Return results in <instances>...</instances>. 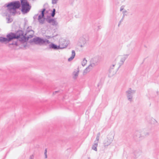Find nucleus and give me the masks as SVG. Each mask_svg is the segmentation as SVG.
Wrapping results in <instances>:
<instances>
[{
    "instance_id": "nucleus-1",
    "label": "nucleus",
    "mask_w": 159,
    "mask_h": 159,
    "mask_svg": "<svg viewBox=\"0 0 159 159\" xmlns=\"http://www.w3.org/2000/svg\"><path fill=\"white\" fill-rule=\"evenodd\" d=\"M20 7H21V11L23 14L27 13L31 8V6L27 0H20V2L19 1L12 2L5 4L2 8H7L5 12L7 16V11L14 15L16 13V10L19 9Z\"/></svg>"
},
{
    "instance_id": "nucleus-2",
    "label": "nucleus",
    "mask_w": 159,
    "mask_h": 159,
    "mask_svg": "<svg viewBox=\"0 0 159 159\" xmlns=\"http://www.w3.org/2000/svg\"><path fill=\"white\" fill-rule=\"evenodd\" d=\"M38 20L39 24L41 25L44 23L45 20L52 26H56L58 24L57 21L54 19L52 18L49 16H47L46 18L45 15H39Z\"/></svg>"
},
{
    "instance_id": "nucleus-3",
    "label": "nucleus",
    "mask_w": 159,
    "mask_h": 159,
    "mask_svg": "<svg viewBox=\"0 0 159 159\" xmlns=\"http://www.w3.org/2000/svg\"><path fill=\"white\" fill-rule=\"evenodd\" d=\"M22 30H18L16 33L10 32L7 34L6 37L7 38L8 42L9 43L11 41L16 39H20L21 35H22Z\"/></svg>"
},
{
    "instance_id": "nucleus-4",
    "label": "nucleus",
    "mask_w": 159,
    "mask_h": 159,
    "mask_svg": "<svg viewBox=\"0 0 159 159\" xmlns=\"http://www.w3.org/2000/svg\"><path fill=\"white\" fill-rule=\"evenodd\" d=\"M30 43H34L36 44L42 45L43 44L46 45L50 43V42L47 39H43L39 37H36L34 38L33 39L29 41Z\"/></svg>"
},
{
    "instance_id": "nucleus-5",
    "label": "nucleus",
    "mask_w": 159,
    "mask_h": 159,
    "mask_svg": "<svg viewBox=\"0 0 159 159\" xmlns=\"http://www.w3.org/2000/svg\"><path fill=\"white\" fill-rule=\"evenodd\" d=\"M100 59L101 57L99 56H97L92 58L90 61L89 66L93 67L98 65L100 61Z\"/></svg>"
},
{
    "instance_id": "nucleus-6",
    "label": "nucleus",
    "mask_w": 159,
    "mask_h": 159,
    "mask_svg": "<svg viewBox=\"0 0 159 159\" xmlns=\"http://www.w3.org/2000/svg\"><path fill=\"white\" fill-rule=\"evenodd\" d=\"M67 47V45H65L63 46H61V45H57L55 44L51 43L49 45V49H53L55 50H57L60 49H62Z\"/></svg>"
},
{
    "instance_id": "nucleus-7",
    "label": "nucleus",
    "mask_w": 159,
    "mask_h": 159,
    "mask_svg": "<svg viewBox=\"0 0 159 159\" xmlns=\"http://www.w3.org/2000/svg\"><path fill=\"white\" fill-rule=\"evenodd\" d=\"M23 34L21 35L20 39H19V41L22 43H24L27 42L30 38H32L33 37V34H30L27 37L26 33L24 34V32L22 31Z\"/></svg>"
},
{
    "instance_id": "nucleus-8",
    "label": "nucleus",
    "mask_w": 159,
    "mask_h": 159,
    "mask_svg": "<svg viewBox=\"0 0 159 159\" xmlns=\"http://www.w3.org/2000/svg\"><path fill=\"white\" fill-rule=\"evenodd\" d=\"M141 151L139 149H137L134 150L133 153L134 157L135 158H137L139 157L141 154Z\"/></svg>"
},
{
    "instance_id": "nucleus-9",
    "label": "nucleus",
    "mask_w": 159,
    "mask_h": 159,
    "mask_svg": "<svg viewBox=\"0 0 159 159\" xmlns=\"http://www.w3.org/2000/svg\"><path fill=\"white\" fill-rule=\"evenodd\" d=\"M113 137H112L111 138H110V139H109L107 137V139H106L104 141L103 144L104 146H107L109 145L113 141Z\"/></svg>"
},
{
    "instance_id": "nucleus-10",
    "label": "nucleus",
    "mask_w": 159,
    "mask_h": 159,
    "mask_svg": "<svg viewBox=\"0 0 159 159\" xmlns=\"http://www.w3.org/2000/svg\"><path fill=\"white\" fill-rule=\"evenodd\" d=\"M128 56H129V54H126L125 55H124L123 56H122V57H121V58L120 59V62L119 63L120 66H119V67H120V66L122 65L123 64L125 60L128 58Z\"/></svg>"
},
{
    "instance_id": "nucleus-11",
    "label": "nucleus",
    "mask_w": 159,
    "mask_h": 159,
    "mask_svg": "<svg viewBox=\"0 0 159 159\" xmlns=\"http://www.w3.org/2000/svg\"><path fill=\"white\" fill-rule=\"evenodd\" d=\"M135 93V90H132L130 88L129 90L126 92V94L132 95Z\"/></svg>"
},
{
    "instance_id": "nucleus-12",
    "label": "nucleus",
    "mask_w": 159,
    "mask_h": 159,
    "mask_svg": "<svg viewBox=\"0 0 159 159\" xmlns=\"http://www.w3.org/2000/svg\"><path fill=\"white\" fill-rule=\"evenodd\" d=\"M0 42L2 43H9L7 37L5 38L2 37H0Z\"/></svg>"
},
{
    "instance_id": "nucleus-13",
    "label": "nucleus",
    "mask_w": 159,
    "mask_h": 159,
    "mask_svg": "<svg viewBox=\"0 0 159 159\" xmlns=\"http://www.w3.org/2000/svg\"><path fill=\"white\" fill-rule=\"evenodd\" d=\"M86 40L84 38H81L80 39V47H83L84 44L86 43Z\"/></svg>"
},
{
    "instance_id": "nucleus-14",
    "label": "nucleus",
    "mask_w": 159,
    "mask_h": 159,
    "mask_svg": "<svg viewBox=\"0 0 159 159\" xmlns=\"http://www.w3.org/2000/svg\"><path fill=\"white\" fill-rule=\"evenodd\" d=\"M19 44H18L17 42L15 41H13L12 43H9L8 45V46L10 48H14V46H17Z\"/></svg>"
},
{
    "instance_id": "nucleus-15",
    "label": "nucleus",
    "mask_w": 159,
    "mask_h": 159,
    "mask_svg": "<svg viewBox=\"0 0 159 159\" xmlns=\"http://www.w3.org/2000/svg\"><path fill=\"white\" fill-rule=\"evenodd\" d=\"M75 55V52L74 50H72L71 56L68 59V61H70L72 60L74 58Z\"/></svg>"
},
{
    "instance_id": "nucleus-16",
    "label": "nucleus",
    "mask_w": 159,
    "mask_h": 159,
    "mask_svg": "<svg viewBox=\"0 0 159 159\" xmlns=\"http://www.w3.org/2000/svg\"><path fill=\"white\" fill-rule=\"evenodd\" d=\"M98 142H96V141H95L94 142V144L93 145L92 149L93 150L97 151V147L98 146Z\"/></svg>"
},
{
    "instance_id": "nucleus-17",
    "label": "nucleus",
    "mask_w": 159,
    "mask_h": 159,
    "mask_svg": "<svg viewBox=\"0 0 159 159\" xmlns=\"http://www.w3.org/2000/svg\"><path fill=\"white\" fill-rule=\"evenodd\" d=\"M93 67L91 66H89H89L84 70L83 72L84 74V75L85 74H86Z\"/></svg>"
},
{
    "instance_id": "nucleus-18",
    "label": "nucleus",
    "mask_w": 159,
    "mask_h": 159,
    "mask_svg": "<svg viewBox=\"0 0 159 159\" xmlns=\"http://www.w3.org/2000/svg\"><path fill=\"white\" fill-rule=\"evenodd\" d=\"M79 70L77 71H74L73 73V78L74 79H76L78 76Z\"/></svg>"
},
{
    "instance_id": "nucleus-19",
    "label": "nucleus",
    "mask_w": 159,
    "mask_h": 159,
    "mask_svg": "<svg viewBox=\"0 0 159 159\" xmlns=\"http://www.w3.org/2000/svg\"><path fill=\"white\" fill-rule=\"evenodd\" d=\"M31 26L28 27L27 28L25 33H26V34H27L28 33H29L31 31L33 32V33H34V31L33 30H31Z\"/></svg>"
},
{
    "instance_id": "nucleus-20",
    "label": "nucleus",
    "mask_w": 159,
    "mask_h": 159,
    "mask_svg": "<svg viewBox=\"0 0 159 159\" xmlns=\"http://www.w3.org/2000/svg\"><path fill=\"white\" fill-rule=\"evenodd\" d=\"M126 96L128 98V100L131 102L132 101V99L133 98V96L126 94Z\"/></svg>"
},
{
    "instance_id": "nucleus-21",
    "label": "nucleus",
    "mask_w": 159,
    "mask_h": 159,
    "mask_svg": "<svg viewBox=\"0 0 159 159\" xmlns=\"http://www.w3.org/2000/svg\"><path fill=\"white\" fill-rule=\"evenodd\" d=\"M66 44L67 45V46L68 45V44L67 43V42L66 41H64L63 42H60V44L59 45H61V46H63L65 45H66Z\"/></svg>"
},
{
    "instance_id": "nucleus-22",
    "label": "nucleus",
    "mask_w": 159,
    "mask_h": 159,
    "mask_svg": "<svg viewBox=\"0 0 159 159\" xmlns=\"http://www.w3.org/2000/svg\"><path fill=\"white\" fill-rule=\"evenodd\" d=\"M46 11V9L45 8H44L40 12H41V14L39 15H44L45 14V11Z\"/></svg>"
},
{
    "instance_id": "nucleus-23",
    "label": "nucleus",
    "mask_w": 159,
    "mask_h": 159,
    "mask_svg": "<svg viewBox=\"0 0 159 159\" xmlns=\"http://www.w3.org/2000/svg\"><path fill=\"white\" fill-rule=\"evenodd\" d=\"M56 12V9L54 8L53 9V10L52 11V12L51 14V16L52 17H54L55 15Z\"/></svg>"
},
{
    "instance_id": "nucleus-24",
    "label": "nucleus",
    "mask_w": 159,
    "mask_h": 159,
    "mask_svg": "<svg viewBox=\"0 0 159 159\" xmlns=\"http://www.w3.org/2000/svg\"><path fill=\"white\" fill-rule=\"evenodd\" d=\"M87 62V60L85 59V58H84L83 59L82 62V65L83 66H84L85 64H86Z\"/></svg>"
},
{
    "instance_id": "nucleus-25",
    "label": "nucleus",
    "mask_w": 159,
    "mask_h": 159,
    "mask_svg": "<svg viewBox=\"0 0 159 159\" xmlns=\"http://www.w3.org/2000/svg\"><path fill=\"white\" fill-rule=\"evenodd\" d=\"M24 28L25 29V26L26 25H27L28 24V20L26 18L24 19Z\"/></svg>"
},
{
    "instance_id": "nucleus-26",
    "label": "nucleus",
    "mask_w": 159,
    "mask_h": 159,
    "mask_svg": "<svg viewBox=\"0 0 159 159\" xmlns=\"http://www.w3.org/2000/svg\"><path fill=\"white\" fill-rule=\"evenodd\" d=\"M127 12V11L126 10H125V11H122V13L123 14V17H122V18H124L125 16V13Z\"/></svg>"
},
{
    "instance_id": "nucleus-27",
    "label": "nucleus",
    "mask_w": 159,
    "mask_h": 159,
    "mask_svg": "<svg viewBox=\"0 0 159 159\" xmlns=\"http://www.w3.org/2000/svg\"><path fill=\"white\" fill-rule=\"evenodd\" d=\"M115 66V65H113L110 67V69H109V71L110 73L111 72V69H113V67Z\"/></svg>"
},
{
    "instance_id": "nucleus-28",
    "label": "nucleus",
    "mask_w": 159,
    "mask_h": 159,
    "mask_svg": "<svg viewBox=\"0 0 159 159\" xmlns=\"http://www.w3.org/2000/svg\"><path fill=\"white\" fill-rule=\"evenodd\" d=\"M52 3L53 4H55L57 3V0H52Z\"/></svg>"
},
{
    "instance_id": "nucleus-29",
    "label": "nucleus",
    "mask_w": 159,
    "mask_h": 159,
    "mask_svg": "<svg viewBox=\"0 0 159 159\" xmlns=\"http://www.w3.org/2000/svg\"><path fill=\"white\" fill-rule=\"evenodd\" d=\"M6 19L8 20V23L11 22L12 21V20H11L9 18L7 17Z\"/></svg>"
},
{
    "instance_id": "nucleus-30",
    "label": "nucleus",
    "mask_w": 159,
    "mask_h": 159,
    "mask_svg": "<svg viewBox=\"0 0 159 159\" xmlns=\"http://www.w3.org/2000/svg\"><path fill=\"white\" fill-rule=\"evenodd\" d=\"M124 19V18H122L121 19V20L119 22L118 26H119L120 25V24L121 22L123 21Z\"/></svg>"
},
{
    "instance_id": "nucleus-31",
    "label": "nucleus",
    "mask_w": 159,
    "mask_h": 159,
    "mask_svg": "<svg viewBox=\"0 0 159 159\" xmlns=\"http://www.w3.org/2000/svg\"><path fill=\"white\" fill-rule=\"evenodd\" d=\"M38 15V14H36V15H34V16H33V19L34 20H35V19H37V16Z\"/></svg>"
},
{
    "instance_id": "nucleus-32",
    "label": "nucleus",
    "mask_w": 159,
    "mask_h": 159,
    "mask_svg": "<svg viewBox=\"0 0 159 159\" xmlns=\"http://www.w3.org/2000/svg\"><path fill=\"white\" fill-rule=\"evenodd\" d=\"M144 134L145 136H147L149 135V133L148 132H146L144 133Z\"/></svg>"
},
{
    "instance_id": "nucleus-33",
    "label": "nucleus",
    "mask_w": 159,
    "mask_h": 159,
    "mask_svg": "<svg viewBox=\"0 0 159 159\" xmlns=\"http://www.w3.org/2000/svg\"><path fill=\"white\" fill-rule=\"evenodd\" d=\"M124 6H121V7H120V11H122L123 9H124Z\"/></svg>"
},
{
    "instance_id": "nucleus-34",
    "label": "nucleus",
    "mask_w": 159,
    "mask_h": 159,
    "mask_svg": "<svg viewBox=\"0 0 159 159\" xmlns=\"http://www.w3.org/2000/svg\"><path fill=\"white\" fill-rule=\"evenodd\" d=\"M34 156L33 155H31L29 159H34Z\"/></svg>"
},
{
    "instance_id": "nucleus-35",
    "label": "nucleus",
    "mask_w": 159,
    "mask_h": 159,
    "mask_svg": "<svg viewBox=\"0 0 159 159\" xmlns=\"http://www.w3.org/2000/svg\"><path fill=\"white\" fill-rule=\"evenodd\" d=\"M60 92H61V91H56L53 92V94L54 95L57 93H60Z\"/></svg>"
},
{
    "instance_id": "nucleus-36",
    "label": "nucleus",
    "mask_w": 159,
    "mask_h": 159,
    "mask_svg": "<svg viewBox=\"0 0 159 159\" xmlns=\"http://www.w3.org/2000/svg\"><path fill=\"white\" fill-rule=\"evenodd\" d=\"M99 137L97 136L96 138V142H98V141L99 140Z\"/></svg>"
},
{
    "instance_id": "nucleus-37",
    "label": "nucleus",
    "mask_w": 159,
    "mask_h": 159,
    "mask_svg": "<svg viewBox=\"0 0 159 159\" xmlns=\"http://www.w3.org/2000/svg\"><path fill=\"white\" fill-rule=\"evenodd\" d=\"M100 135V133L99 132L97 134V136L99 137Z\"/></svg>"
},
{
    "instance_id": "nucleus-38",
    "label": "nucleus",
    "mask_w": 159,
    "mask_h": 159,
    "mask_svg": "<svg viewBox=\"0 0 159 159\" xmlns=\"http://www.w3.org/2000/svg\"><path fill=\"white\" fill-rule=\"evenodd\" d=\"M45 155V158H47V153H44Z\"/></svg>"
},
{
    "instance_id": "nucleus-39",
    "label": "nucleus",
    "mask_w": 159,
    "mask_h": 159,
    "mask_svg": "<svg viewBox=\"0 0 159 159\" xmlns=\"http://www.w3.org/2000/svg\"><path fill=\"white\" fill-rule=\"evenodd\" d=\"M47 153V150L46 149H45L44 151V153Z\"/></svg>"
},
{
    "instance_id": "nucleus-40",
    "label": "nucleus",
    "mask_w": 159,
    "mask_h": 159,
    "mask_svg": "<svg viewBox=\"0 0 159 159\" xmlns=\"http://www.w3.org/2000/svg\"><path fill=\"white\" fill-rule=\"evenodd\" d=\"M153 120H154V122H156V123H157V121H156V120H155L154 119H153Z\"/></svg>"
},
{
    "instance_id": "nucleus-41",
    "label": "nucleus",
    "mask_w": 159,
    "mask_h": 159,
    "mask_svg": "<svg viewBox=\"0 0 159 159\" xmlns=\"http://www.w3.org/2000/svg\"><path fill=\"white\" fill-rule=\"evenodd\" d=\"M51 38V36H47V38H48V39H49V38Z\"/></svg>"
},
{
    "instance_id": "nucleus-42",
    "label": "nucleus",
    "mask_w": 159,
    "mask_h": 159,
    "mask_svg": "<svg viewBox=\"0 0 159 159\" xmlns=\"http://www.w3.org/2000/svg\"><path fill=\"white\" fill-rule=\"evenodd\" d=\"M74 0H70V1L72 2L74 1Z\"/></svg>"
},
{
    "instance_id": "nucleus-43",
    "label": "nucleus",
    "mask_w": 159,
    "mask_h": 159,
    "mask_svg": "<svg viewBox=\"0 0 159 159\" xmlns=\"http://www.w3.org/2000/svg\"><path fill=\"white\" fill-rule=\"evenodd\" d=\"M135 134H139V133L138 131H137L135 133Z\"/></svg>"
},
{
    "instance_id": "nucleus-44",
    "label": "nucleus",
    "mask_w": 159,
    "mask_h": 159,
    "mask_svg": "<svg viewBox=\"0 0 159 159\" xmlns=\"http://www.w3.org/2000/svg\"><path fill=\"white\" fill-rule=\"evenodd\" d=\"M100 83H99L98 84V86H99V85H100Z\"/></svg>"
},
{
    "instance_id": "nucleus-45",
    "label": "nucleus",
    "mask_w": 159,
    "mask_h": 159,
    "mask_svg": "<svg viewBox=\"0 0 159 159\" xmlns=\"http://www.w3.org/2000/svg\"><path fill=\"white\" fill-rule=\"evenodd\" d=\"M137 136V137H139V138L140 137V135H139V136Z\"/></svg>"
},
{
    "instance_id": "nucleus-46",
    "label": "nucleus",
    "mask_w": 159,
    "mask_h": 159,
    "mask_svg": "<svg viewBox=\"0 0 159 159\" xmlns=\"http://www.w3.org/2000/svg\"><path fill=\"white\" fill-rule=\"evenodd\" d=\"M158 93V92H157V95H159Z\"/></svg>"
},
{
    "instance_id": "nucleus-47",
    "label": "nucleus",
    "mask_w": 159,
    "mask_h": 159,
    "mask_svg": "<svg viewBox=\"0 0 159 159\" xmlns=\"http://www.w3.org/2000/svg\"><path fill=\"white\" fill-rule=\"evenodd\" d=\"M25 46H26L25 45L24 46V47H25Z\"/></svg>"
},
{
    "instance_id": "nucleus-48",
    "label": "nucleus",
    "mask_w": 159,
    "mask_h": 159,
    "mask_svg": "<svg viewBox=\"0 0 159 159\" xmlns=\"http://www.w3.org/2000/svg\"><path fill=\"white\" fill-rule=\"evenodd\" d=\"M48 11H46V13H48Z\"/></svg>"
}]
</instances>
